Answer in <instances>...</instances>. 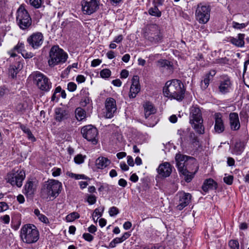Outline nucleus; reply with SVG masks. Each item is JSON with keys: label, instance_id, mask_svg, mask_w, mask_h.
<instances>
[{"label": "nucleus", "instance_id": "47", "mask_svg": "<svg viewBox=\"0 0 249 249\" xmlns=\"http://www.w3.org/2000/svg\"><path fill=\"white\" fill-rule=\"evenodd\" d=\"M104 208V207L102 208H98L95 209L94 213H93V216L95 217H101L102 215V213H103Z\"/></svg>", "mask_w": 249, "mask_h": 249}, {"label": "nucleus", "instance_id": "28", "mask_svg": "<svg viewBox=\"0 0 249 249\" xmlns=\"http://www.w3.org/2000/svg\"><path fill=\"white\" fill-rule=\"evenodd\" d=\"M203 122L199 121L194 122V124H190L196 133L199 134H203L205 132V128L203 125Z\"/></svg>", "mask_w": 249, "mask_h": 249}, {"label": "nucleus", "instance_id": "64", "mask_svg": "<svg viewBox=\"0 0 249 249\" xmlns=\"http://www.w3.org/2000/svg\"><path fill=\"white\" fill-rule=\"evenodd\" d=\"M118 184L123 187H125L127 185V181L124 178H121L118 181Z\"/></svg>", "mask_w": 249, "mask_h": 249}, {"label": "nucleus", "instance_id": "30", "mask_svg": "<svg viewBox=\"0 0 249 249\" xmlns=\"http://www.w3.org/2000/svg\"><path fill=\"white\" fill-rule=\"evenodd\" d=\"M66 111L60 108H57L55 111V119L60 122L67 118Z\"/></svg>", "mask_w": 249, "mask_h": 249}, {"label": "nucleus", "instance_id": "10", "mask_svg": "<svg viewBox=\"0 0 249 249\" xmlns=\"http://www.w3.org/2000/svg\"><path fill=\"white\" fill-rule=\"evenodd\" d=\"M25 177V173L23 170H18L15 173H10L7 175V181L12 185H16L20 187L22 181Z\"/></svg>", "mask_w": 249, "mask_h": 249}, {"label": "nucleus", "instance_id": "18", "mask_svg": "<svg viewBox=\"0 0 249 249\" xmlns=\"http://www.w3.org/2000/svg\"><path fill=\"white\" fill-rule=\"evenodd\" d=\"M157 172L161 177H168L172 172L171 166L168 162H164L159 165Z\"/></svg>", "mask_w": 249, "mask_h": 249}, {"label": "nucleus", "instance_id": "22", "mask_svg": "<svg viewBox=\"0 0 249 249\" xmlns=\"http://www.w3.org/2000/svg\"><path fill=\"white\" fill-rule=\"evenodd\" d=\"M191 198L190 194H183L180 196L178 205L177 207L179 210H182L189 203Z\"/></svg>", "mask_w": 249, "mask_h": 249}, {"label": "nucleus", "instance_id": "54", "mask_svg": "<svg viewBox=\"0 0 249 249\" xmlns=\"http://www.w3.org/2000/svg\"><path fill=\"white\" fill-rule=\"evenodd\" d=\"M52 175L55 177L60 175L61 173V169L59 168H53L52 169Z\"/></svg>", "mask_w": 249, "mask_h": 249}, {"label": "nucleus", "instance_id": "62", "mask_svg": "<svg viewBox=\"0 0 249 249\" xmlns=\"http://www.w3.org/2000/svg\"><path fill=\"white\" fill-rule=\"evenodd\" d=\"M23 57H24L25 58H32L33 56V53H27L25 50L21 53Z\"/></svg>", "mask_w": 249, "mask_h": 249}, {"label": "nucleus", "instance_id": "35", "mask_svg": "<svg viewBox=\"0 0 249 249\" xmlns=\"http://www.w3.org/2000/svg\"><path fill=\"white\" fill-rule=\"evenodd\" d=\"M35 188L32 181H29L25 185V194L27 195H32L34 194Z\"/></svg>", "mask_w": 249, "mask_h": 249}, {"label": "nucleus", "instance_id": "2", "mask_svg": "<svg viewBox=\"0 0 249 249\" xmlns=\"http://www.w3.org/2000/svg\"><path fill=\"white\" fill-rule=\"evenodd\" d=\"M185 91V89L184 88L182 83L178 79L167 81L163 89L165 96L176 99L178 101H181L183 99Z\"/></svg>", "mask_w": 249, "mask_h": 249}, {"label": "nucleus", "instance_id": "8", "mask_svg": "<svg viewBox=\"0 0 249 249\" xmlns=\"http://www.w3.org/2000/svg\"><path fill=\"white\" fill-rule=\"evenodd\" d=\"M145 36L151 42H160L162 39V36L159 26L156 24L149 25L145 33Z\"/></svg>", "mask_w": 249, "mask_h": 249}, {"label": "nucleus", "instance_id": "21", "mask_svg": "<svg viewBox=\"0 0 249 249\" xmlns=\"http://www.w3.org/2000/svg\"><path fill=\"white\" fill-rule=\"evenodd\" d=\"M245 36L244 34H239L235 37H230L228 41L236 47L241 48L244 47L245 44Z\"/></svg>", "mask_w": 249, "mask_h": 249}, {"label": "nucleus", "instance_id": "1", "mask_svg": "<svg viewBox=\"0 0 249 249\" xmlns=\"http://www.w3.org/2000/svg\"><path fill=\"white\" fill-rule=\"evenodd\" d=\"M179 172L184 176L187 182H190L198 169L196 160L193 157L178 154L175 157Z\"/></svg>", "mask_w": 249, "mask_h": 249}, {"label": "nucleus", "instance_id": "29", "mask_svg": "<svg viewBox=\"0 0 249 249\" xmlns=\"http://www.w3.org/2000/svg\"><path fill=\"white\" fill-rule=\"evenodd\" d=\"M157 66L160 68H164L169 70V71H173V66L171 63L167 60L160 59L157 62Z\"/></svg>", "mask_w": 249, "mask_h": 249}, {"label": "nucleus", "instance_id": "43", "mask_svg": "<svg viewBox=\"0 0 249 249\" xmlns=\"http://www.w3.org/2000/svg\"><path fill=\"white\" fill-rule=\"evenodd\" d=\"M27 107V103L26 102L20 103L16 106V109L19 112H22L24 111Z\"/></svg>", "mask_w": 249, "mask_h": 249}, {"label": "nucleus", "instance_id": "15", "mask_svg": "<svg viewBox=\"0 0 249 249\" xmlns=\"http://www.w3.org/2000/svg\"><path fill=\"white\" fill-rule=\"evenodd\" d=\"M190 110L189 122L190 124H194V122L199 121H203L201 110L198 107L193 106L190 108Z\"/></svg>", "mask_w": 249, "mask_h": 249}, {"label": "nucleus", "instance_id": "3", "mask_svg": "<svg viewBox=\"0 0 249 249\" xmlns=\"http://www.w3.org/2000/svg\"><path fill=\"white\" fill-rule=\"evenodd\" d=\"M68 57V54L58 45L52 47L49 52L48 64L51 67L64 63Z\"/></svg>", "mask_w": 249, "mask_h": 249}, {"label": "nucleus", "instance_id": "56", "mask_svg": "<svg viewBox=\"0 0 249 249\" xmlns=\"http://www.w3.org/2000/svg\"><path fill=\"white\" fill-rule=\"evenodd\" d=\"M38 218L42 222L47 223L49 222L48 218L44 214L41 213L38 216Z\"/></svg>", "mask_w": 249, "mask_h": 249}, {"label": "nucleus", "instance_id": "6", "mask_svg": "<svg viewBox=\"0 0 249 249\" xmlns=\"http://www.w3.org/2000/svg\"><path fill=\"white\" fill-rule=\"evenodd\" d=\"M211 8L209 5L198 4L195 12L196 20L200 24H205L210 18Z\"/></svg>", "mask_w": 249, "mask_h": 249}, {"label": "nucleus", "instance_id": "5", "mask_svg": "<svg viewBox=\"0 0 249 249\" xmlns=\"http://www.w3.org/2000/svg\"><path fill=\"white\" fill-rule=\"evenodd\" d=\"M16 21L23 30H28L31 26L32 18L23 5H21L17 11Z\"/></svg>", "mask_w": 249, "mask_h": 249}, {"label": "nucleus", "instance_id": "36", "mask_svg": "<svg viewBox=\"0 0 249 249\" xmlns=\"http://www.w3.org/2000/svg\"><path fill=\"white\" fill-rule=\"evenodd\" d=\"M25 2L34 7L37 9L41 7L42 4L41 0H24Z\"/></svg>", "mask_w": 249, "mask_h": 249}, {"label": "nucleus", "instance_id": "19", "mask_svg": "<svg viewBox=\"0 0 249 249\" xmlns=\"http://www.w3.org/2000/svg\"><path fill=\"white\" fill-rule=\"evenodd\" d=\"M215 124L214 130L217 133H221L225 130V126L222 116L220 113H215L214 115Z\"/></svg>", "mask_w": 249, "mask_h": 249}, {"label": "nucleus", "instance_id": "14", "mask_svg": "<svg viewBox=\"0 0 249 249\" xmlns=\"http://www.w3.org/2000/svg\"><path fill=\"white\" fill-rule=\"evenodd\" d=\"M106 115L107 118H111L116 112V100L113 98H107L105 102Z\"/></svg>", "mask_w": 249, "mask_h": 249}, {"label": "nucleus", "instance_id": "58", "mask_svg": "<svg viewBox=\"0 0 249 249\" xmlns=\"http://www.w3.org/2000/svg\"><path fill=\"white\" fill-rule=\"evenodd\" d=\"M102 62V60L99 59H93L91 61V66L93 67H95L98 65H99Z\"/></svg>", "mask_w": 249, "mask_h": 249}, {"label": "nucleus", "instance_id": "42", "mask_svg": "<svg viewBox=\"0 0 249 249\" xmlns=\"http://www.w3.org/2000/svg\"><path fill=\"white\" fill-rule=\"evenodd\" d=\"M248 23H239L235 21H233L232 22V26L234 29H242L245 28L247 25Z\"/></svg>", "mask_w": 249, "mask_h": 249}, {"label": "nucleus", "instance_id": "61", "mask_svg": "<svg viewBox=\"0 0 249 249\" xmlns=\"http://www.w3.org/2000/svg\"><path fill=\"white\" fill-rule=\"evenodd\" d=\"M85 77L82 75H78L76 78V81L79 83H82L85 81Z\"/></svg>", "mask_w": 249, "mask_h": 249}, {"label": "nucleus", "instance_id": "4", "mask_svg": "<svg viewBox=\"0 0 249 249\" xmlns=\"http://www.w3.org/2000/svg\"><path fill=\"white\" fill-rule=\"evenodd\" d=\"M39 232L33 224L24 225L20 229V237L22 241L27 244L36 243L39 239Z\"/></svg>", "mask_w": 249, "mask_h": 249}, {"label": "nucleus", "instance_id": "39", "mask_svg": "<svg viewBox=\"0 0 249 249\" xmlns=\"http://www.w3.org/2000/svg\"><path fill=\"white\" fill-rule=\"evenodd\" d=\"M210 80H211V78H209L208 76H206V75L204 76V79L201 83V88L202 89L204 90L207 88L209 85Z\"/></svg>", "mask_w": 249, "mask_h": 249}, {"label": "nucleus", "instance_id": "25", "mask_svg": "<svg viewBox=\"0 0 249 249\" xmlns=\"http://www.w3.org/2000/svg\"><path fill=\"white\" fill-rule=\"evenodd\" d=\"M110 163V161L107 158L99 157L95 161V165L97 169H103Z\"/></svg>", "mask_w": 249, "mask_h": 249}, {"label": "nucleus", "instance_id": "7", "mask_svg": "<svg viewBox=\"0 0 249 249\" xmlns=\"http://www.w3.org/2000/svg\"><path fill=\"white\" fill-rule=\"evenodd\" d=\"M62 184L58 180L49 179L44 186V190L48 196L56 197L60 193Z\"/></svg>", "mask_w": 249, "mask_h": 249}, {"label": "nucleus", "instance_id": "37", "mask_svg": "<svg viewBox=\"0 0 249 249\" xmlns=\"http://www.w3.org/2000/svg\"><path fill=\"white\" fill-rule=\"evenodd\" d=\"M80 217L79 214L77 212H72L67 215L66 217V220L68 222H72L74 220Z\"/></svg>", "mask_w": 249, "mask_h": 249}, {"label": "nucleus", "instance_id": "49", "mask_svg": "<svg viewBox=\"0 0 249 249\" xmlns=\"http://www.w3.org/2000/svg\"><path fill=\"white\" fill-rule=\"evenodd\" d=\"M74 161L77 164H81L84 161V157L81 154L76 155L74 159Z\"/></svg>", "mask_w": 249, "mask_h": 249}, {"label": "nucleus", "instance_id": "23", "mask_svg": "<svg viewBox=\"0 0 249 249\" xmlns=\"http://www.w3.org/2000/svg\"><path fill=\"white\" fill-rule=\"evenodd\" d=\"M190 128H180L178 130L177 135L179 136L178 140L181 144L185 143L187 141L188 137L190 132Z\"/></svg>", "mask_w": 249, "mask_h": 249}, {"label": "nucleus", "instance_id": "16", "mask_svg": "<svg viewBox=\"0 0 249 249\" xmlns=\"http://www.w3.org/2000/svg\"><path fill=\"white\" fill-rule=\"evenodd\" d=\"M141 89L139 83V77L134 75L132 79V84L130 88L129 97L130 98H134Z\"/></svg>", "mask_w": 249, "mask_h": 249}, {"label": "nucleus", "instance_id": "12", "mask_svg": "<svg viewBox=\"0 0 249 249\" xmlns=\"http://www.w3.org/2000/svg\"><path fill=\"white\" fill-rule=\"evenodd\" d=\"M99 0H83L82 9L84 14L91 15L99 8Z\"/></svg>", "mask_w": 249, "mask_h": 249}, {"label": "nucleus", "instance_id": "44", "mask_svg": "<svg viewBox=\"0 0 249 249\" xmlns=\"http://www.w3.org/2000/svg\"><path fill=\"white\" fill-rule=\"evenodd\" d=\"M108 213L110 216H115L119 213V210L116 207L113 206L109 208Z\"/></svg>", "mask_w": 249, "mask_h": 249}, {"label": "nucleus", "instance_id": "52", "mask_svg": "<svg viewBox=\"0 0 249 249\" xmlns=\"http://www.w3.org/2000/svg\"><path fill=\"white\" fill-rule=\"evenodd\" d=\"M83 238L88 242H91L93 240V236L89 233H84L83 234Z\"/></svg>", "mask_w": 249, "mask_h": 249}, {"label": "nucleus", "instance_id": "24", "mask_svg": "<svg viewBox=\"0 0 249 249\" xmlns=\"http://www.w3.org/2000/svg\"><path fill=\"white\" fill-rule=\"evenodd\" d=\"M217 184L215 181L213 179L209 178L206 179L202 186V189L205 193L208 192L209 190H213L216 189Z\"/></svg>", "mask_w": 249, "mask_h": 249}, {"label": "nucleus", "instance_id": "40", "mask_svg": "<svg viewBox=\"0 0 249 249\" xmlns=\"http://www.w3.org/2000/svg\"><path fill=\"white\" fill-rule=\"evenodd\" d=\"M111 72L108 69H104L100 71V75L102 78H109L111 75Z\"/></svg>", "mask_w": 249, "mask_h": 249}, {"label": "nucleus", "instance_id": "48", "mask_svg": "<svg viewBox=\"0 0 249 249\" xmlns=\"http://www.w3.org/2000/svg\"><path fill=\"white\" fill-rule=\"evenodd\" d=\"M77 88L76 84L72 82H69L67 85V89L70 92L74 91Z\"/></svg>", "mask_w": 249, "mask_h": 249}, {"label": "nucleus", "instance_id": "46", "mask_svg": "<svg viewBox=\"0 0 249 249\" xmlns=\"http://www.w3.org/2000/svg\"><path fill=\"white\" fill-rule=\"evenodd\" d=\"M14 49L17 51L18 53H22L24 50V44L22 42H18L14 47Z\"/></svg>", "mask_w": 249, "mask_h": 249}, {"label": "nucleus", "instance_id": "38", "mask_svg": "<svg viewBox=\"0 0 249 249\" xmlns=\"http://www.w3.org/2000/svg\"><path fill=\"white\" fill-rule=\"evenodd\" d=\"M124 241L121 237H117L114 238L109 244L108 247L105 246L107 248H114L117 244L123 242Z\"/></svg>", "mask_w": 249, "mask_h": 249}, {"label": "nucleus", "instance_id": "41", "mask_svg": "<svg viewBox=\"0 0 249 249\" xmlns=\"http://www.w3.org/2000/svg\"><path fill=\"white\" fill-rule=\"evenodd\" d=\"M229 246L231 249H239V242L236 240H231L229 242Z\"/></svg>", "mask_w": 249, "mask_h": 249}, {"label": "nucleus", "instance_id": "34", "mask_svg": "<svg viewBox=\"0 0 249 249\" xmlns=\"http://www.w3.org/2000/svg\"><path fill=\"white\" fill-rule=\"evenodd\" d=\"M20 128L25 134H27V137L29 140L32 142H35L36 141L35 137L33 136L29 128L27 127L24 125H21Z\"/></svg>", "mask_w": 249, "mask_h": 249}, {"label": "nucleus", "instance_id": "11", "mask_svg": "<svg viewBox=\"0 0 249 249\" xmlns=\"http://www.w3.org/2000/svg\"><path fill=\"white\" fill-rule=\"evenodd\" d=\"M34 79L37 87L40 89L45 91H48L51 89L52 83L48 77L41 72L36 73L35 74Z\"/></svg>", "mask_w": 249, "mask_h": 249}, {"label": "nucleus", "instance_id": "53", "mask_svg": "<svg viewBox=\"0 0 249 249\" xmlns=\"http://www.w3.org/2000/svg\"><path fill=\"white\" fill-rule=\"evenodd\" d=\"M9 208L8 205L5 202H0V213L6 211Z\"/></svg>", "mask_w": 249, "mask_h": 249}, {"label": "nucleus", "instance_id": "32", "mask_svg": "<svg viewBox=\"0 0 249 249\" xmlns=\"http://www.w3.org/2000/svg\"><path fill=\"white\" fill-rule=\"evenodd\" d=\"M148 12L150 16L153 17L160 18L161 16V12L156 6L154 5L153 7H150L149 9Z\"/></svg>", "mask_w": 249, "mask_h": 249}, {"label": "nucleus", "instance_id": "51", "mask_svg": "<svg viewBox=\"0 0 249 249\" xmlns=\"http://www.w3.org/2000/svg\"><path fill=\"white\" fill-rule=\"evenodd\" d=\"M87 201L90 205L94 204L96 201V197L94 195H89L87 198Z\"/></svg>", "mask_w": 249, "mask_h": 249}, {"label": "nucleus", "instance_id": "63", "mask_svg": "<svg viewBox=\"0 0 249 249\" xmlns=\"http://www.w3.org/2000/svg\"><path fill=\"white\" fill-rule=\"evenodd\" d=\"M112 84L115 86L120 87L122 85V82L120 79H117L115 80H113L112 81Z\"/></svg>", "mask_w": 249, "mask_h": 249}, {"label": "nucleus", "instance_id": "17", "mask_svg": "<svg viewBox=\"0 0 249 249\" xmlns=\"http://www.w3.org/2000/svg\"><path fill=\"white\" fill-rule=\"evenodd\" d=\"M231 88V82L230 79L227 76L224 77L220 81L218 87L219 91L222 94L230 92Z\"/></svg>", "mask_w": 249, "mask_h": 249}, {"label": "nucleus", "instance_id": "9", "mask_svg": "<svg viewBox=\"0 0 249 249\" xmlns=\"http://www.w3.org/2000/svg\"><path fill=\"white\" fill-rule=\"evenodd\" d=\"M83 137L88 141L91 142L93 144L97 143L96 137L98 135V131L96 127L92 125H88L84 126L81 130Z\"/></svg>", "mask_w": 249, "mask_h": 249}, {"label": "nucleus", "instance_id": "31", "mask_svg": "<svg viewBox=\"0 0 249 249\" xmlns=\"http://www.w3.org/2000/svg\"><path fill=\"white\" fill-rule=\"evenodd\" d=\"M75 117L79 121H82L85 119L86 113L85 111L81 107H77L75 109Z\"/></svg>", "mask_w": 249, "mask_h": 249}, {"label": "nucleus", "instance_id": "26", "mask_svg": "<svg viewBox=\"0 0 249 249\" xmlns=\"http://www.w3.org/2000/svg\"><path fill=\"white\" fill-rule=\"evenodd\" d=\"M143 107L144 109V115L146 118L156 112V109L153 105L149 102H146L143 105Z\"/></svg>", "mask_w": 249, "mask_h": 249}, {"label": "nucleus", "instance_id": "45", "mask_svg": "<svg viewBox=\"0 0 249 249\" xmlns=\"http://www.w3.org/2000/svg\"><path fill=\"white\" fill-rule=\"evenodd\" d=\"M233 177L231 175H225V176L223 178V180L225 183L228 185H231L233 182Z\"/></svg>", "mask_w": 249, "mask_h": 249}, {"label": "nucleus", "instance_id": "50", "mask_svg": "<svg viewBox=\"0 0 249 249\" xmlns=\"http://www.w3.org/2000/svg\"><path fill=\"white\" fill-rule=\"evenodd\" d=\"M229 61V59L225 57L216 59L215 63L217 64L224 65L228 64Z\"/></svg>", "mask_w": 249, "mask_h": 249}, {"label": "nucleus", "instance_id": "33", "mask_svg": "<svg viewBox=\"0 0 249 249\" xmlns=\"http://www.w3.org/2000/svg\"><path fill=\"white\" fill-rule=\"evenodd\" d=\"M244 150V146L241 142H237L235 143L234 147V153L237 155H240Z\"/></svg>", "mask_w": 249, "mask_h": 249}, {"label": "nucleus", "instance_id": "55", "mask_svg": "<svg viewBox=\"0 0 249 249\" xmlns=\"http://www.w3.org/2000/svg\"><path fill=\"white\" fill-rule=\"evenodd\" d=\"M71 177L74 178L76 179H87L88 178L84 175L75 174L73 173L71 174Z\"/></svg>", "mask_w": 249, "mask_h": 249}, {"label": "nucleus", "instance_id": "57", "mask_svg": "<svg viewBox=\"0 0 249 249\" xmlns=\"http://www.w3.org/2000/svg\"><path fill=\"white\" fill-rule=\"evenodd\" d=\"M18 73V69L17 68H14L12 67L9 70V73L12 77V78H14L16 76V75Z\"/></svg>", "mask_w": 249, "mask_h": 249}, {"label": "nucleus", "instance_id": "59", "mask_svg": "<svg viewBox=\"0 0 249 249\" xmlns=\"http://www.w3.org/2000/svg\"><path fill=\"white\" fill-rule=\"evenodd\" d=\"M129 75V72L126 70H123L120 73L121 78H126L128 77Z\"/></svg>", "mask_w": 249, "mask_h": 249}, {"label": "nucleus", "instance_id": "60", "mask_svg": "<svg viewBox=\"0 0 249 249\" xmlns=\"http://www.w3.org/2000/svg\"><path fill=\"white\" fill-rule=\"evenodd\" d=\"M164 0H153V4L154 6L158 7L163 5Z\"/></svg>", "mask_w": 249, "mask_h": 249}, {"label": "nucleus", "instance_id": "13", "mask_svg": "<svg viewBox=\"0 0 249 249\" xmlns=\"http://www.w3.org/2000/svg\"><path fill=\"white\" fill-rule=\"evenodd\" d=\"M44 41V36L41 32H35L27 39L29 45L34 49H37L41 46Z\"/></svg>", "mask_w": 249, "mask_h": 249}, {"label": "nucleus", "instance_id": "20", "mask_svg": "<svg viewBox=\"0 0 249 249\" xmlns=\"http://www.w3.org/2000/svg\"><path fill=\"white\" fill-rule=\"evenodd\" d=\"M231 128L233 130H237L240 128V124L238 115L237 113H231L229 115Z\"/></svg>", "mask_w": 249, "mask_h": 249}, {"label": "nucleus", "instance_id": "27", "mask_svg": "<svg viewBox=\"0 0 249 249\" xmlns=\"http://www.w3.org/2000/svg\"><path fill=\"white\" fill-rule=\"evenodd\" d=\"M185 143L190 144L194 146H197L199 144V142L198 137L195 133L193 131H190L187 141Z\"/></svg>", "mask_w": 249, "mask_h": 249}]
</instances>
